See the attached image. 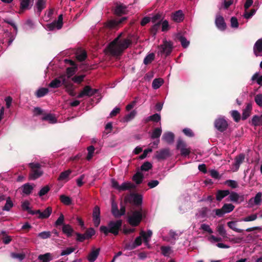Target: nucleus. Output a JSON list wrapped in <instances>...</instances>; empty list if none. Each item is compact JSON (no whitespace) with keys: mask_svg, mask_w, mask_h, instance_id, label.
Here are the masks:
<instances>
[{"mask_svg":"<svg viewBox=\"0 0 262 262\" xmlns=\"http://www.w3.org/2000/svg\"><path fill=\"white\" fill-rule=\"evenodd\" d=\"M121 35V34H120L111 42L105 49V51H107L113 56H119L129 47L133 41L137 42L138 38L134 37L133 35H129L128 38L120 39Z\"/></svg>","mask_w":262,"mask_h":262,"instance_id":"nucleus-1","label":"nucleus"},{"mask_svg":"<svg viewBox=\"0 0 262 262\" xmlns=\"http://www.w3.org/2000/svg\"><path fill=\"white\" fill-rule=\"evenodd\" d=\"M122 225V220H118L115 221H111L108 222L107 227L101 226L100 227V232L103 233L105 236L107 235L109 233L117 236L119 234V231L121 229Z\"/></svg>","mask_w":262,"mask_h":262,"instance_id":"nucleus-2","label":"nucleus"},{"mask_svg":"<svg viewBox=\"0 0 262 262\" xmlns=\"http://www.w3.org/2000/svg\"><path fill=\"white\" fill-rule=\"evenodd\" d=\"M146 217L145 211L142 207H140L137 210H134L132 214L127 217V222L133 227H137L141 222L143 219Z\"/></svg>","mask_w":262,"mask_h":262,"instance_id":"nucleus-3","label":"nucleus"},{"mask_svg":"<svg viewBox=\"0 0 262 262\" xmlns=\"http://www.w3.org/2000/svg\"><path fill=\"white\" fill-rule=\"evenodd\" d=\"M143 198L142 195L138 193H131L127 194L124 198V203L125 204L129 203L133 204L137 207H141Z\"/></svg>","mask_w":262,"mask_h":262,"instance_id":"nucleus-4","label":"nucleus"},{"mask_svg":"<svg viewBox=\"0 0 262 262\" xmlns=\"http://www.w3.org/2000/svg\"><path fill=\"white\" fill-rule=\"evenodd\" d=\"M31 170L29 174L30 180H35L43 174V171L41 169V165L38 163H30L28 164Z\"/></svg>","mask_w":262,"mask_h":262,"instance_id":"nucleus-5","label":"nucleus"},{"mask_svg":"<svg viewBox=\"0 0 262 262\" xmlns=\"http://www.w3.org/2000/svg\"><path fill=\"white\" fill-rule=\"evenodd\" d=\"M159 50L158 54L161 55H164L167 57L170 54L173 49V43L171 41H167L166 39L163 40V43L158 46Z\"/></svg>","mask_w":262,"mask_h":262,"instance_id":"nucleus-6","label":"nucleus"},{"mask_svg":"<svg viewBox=\"0 0 262 262\" xmlns=\"http://www.w3.org/2000/svg\"><path fill=\"white\" fill-rule=\"evenodd\" d=\"M98 92V89H93L90 85L85 86L82 91L79 93L77 95V97L78 98H81L84 97V96H87L88 97H92L94 96L95 94H97Z\"/></svg>","mask_w":262,"mask_h":262,"instance_id":"nucleus-7","label":"nucleus"},{"mask_svg":"<svg viewBox=\"0 0 262 262\" xmlns=\"http://www.w3.org/2000/svg\"><path fill=\"white\" fill-rule=\"evenodd\" d=\"M60 78L62 80V85H64V88L68 94L71 96H75L76 93L74 92L73 84L66 80V75L65 74L61 75L60 76Z\"/></svg>","mask_w":262,"mask_h":262,"instance_id":"nucleus-8","label":"nucleus"},{"mask_svg":"<svg viewBox=\"0 0 262 262\" xmlns=\"http://www.w3.org/2000/svg\"><path fill=\"white\" fill-rule=\"evenodd\" d=\"M170 156V149L168 148L161 149L157 151L155 154V157L159 161L165 160Z\"/></svg>","mask_w":262,"mask_h":262,"instance_id":"nucleus-9","label":"nucleus"},{"mask_svg":"<svg viewBox=\"0 0 262 262\" xmlns=\"http://www.w3.org/2000/svg\"><path fill=\"white\" fill-rule=\"evenodd\" d=\"M171 18L174 22L180 23L184 18V15L181 10H178L171 14Z\"/></svg>","mask_w":262,"mask_h":262,"instance_id":"nucleus-10","label":"nucleus"},{"mask_svg":"<svg viewBox=\"0 0 262 262\" xmlns=\"http://www.w3.org/2000/svg\"><path fill=\"white\" fill-rule=\"evenodd\" d=\"M126 17H123L118 20H111L107 23L106 26L111 29L115 28L126 20Z\"/></svg>","mask_w":262,"mask_h":262,"instance_id":"nucleus-11","label":"nucleus"},{"mask_svg":"<svg viewBox=\"0 0 262 262\" xmlns=\"http://www.w3.org/2000/svg\"><path fill=\"white\" fill-rule=\"evenodd\" d=\"M176 40L181 42L184 48H186L189 45V41L181 33H178L175 38Z\"/></svg>","mask_w":262,"mask_h":262,"instance_id":"nucleus-12","label":"nucleus"},{"mask_svg":"<svg viewBox=\"0 0 262 262\" xmlns=\"http://www.w3.org/2000/svg\"><path fill=\"white\" fill-rule=\"evenodd\" d=\"M174 135L173 133L167 132L165 133L162 136V140L168 144H172L174 141Z\"/></svg>","mask_w":262,"mask_h":262,"instance_id":"nucleus-13","label":"nucleus"},{"mask_svg":"<svg viewBox=\"0 0 262 262\" xmlns=\"http://www.w3.org/2000/svg\"><path fill=\"white\" fill-rule=\"evenodd\" d=\"M127 7L125 5L120 4H117L114 10V13L117 15H121L124 14L126 12Z\"/></svg>","mask_w":262,"mask_h":262,"instance_id":"nucleus-14","label":"nucleus"},{"mask_svg":"<svg viewBox=\"0 0 262 262\" xmlns=\"http://www.w3.org/2000/svg\"><path fill=\"white\" fill-rule=\"evenodd\" d=\"M62 230L63 233L65 234L68 237L72 236V234L75 233L74 230L71 226L69 224L63 225Z\"/></svg>","mask_w":262,"mask_h":262,"instance_id":"nucleus-15","label":"nucleus"},{"mask_svg":"<svg viewBox=\"0 0 262 262\" xmlns=\"http://www.w3.org/2000/svg\"><path fill=\"white\" fill-rule=\"evenodd\" d=\"M100 250V248H98L92 251L88 255V260L90 262H94L99 255Z\"/></svg>","mask_w":262,"mask_h":262,"instance_id":"nucleus-16","label":"nucleus"},{"mask_svg":"<svg viewBox=\"0 0 262 262\" xmlns=\"http://www.w3.org/2000/svg\"><path fill=\"white\" fill-rule=\"evenodd\" d=\"M62 85V81L60 76L52 80L49 84V86L51 88L56 89Z\"/></svg>","mask_w":262,"mask_h":262,"instance_id":"nucleus-17","label":"nucleus"},{"mask_svg":"<svg viewBox=\"0 0 262 262\" xmlns=\"http://www.w3.org/2000/svg\"><path fill=\"white\" fill-rule=\"evenodd\" d=\"M136 186L130 182H124L119 187V191H125L126 190L135 189Z\"/></svg>","mask_w":262,"mask_h":262,"instance_id":"nucleus-18","label":"nucleus"},{"mask_svg":"<svg viewBox=\"0 0 262 262\" xmlns=\"http://www.w3.org/2000/svg\"><path fill=\"white\" fill-rule=\"evenodd\" d=\"M72 172V171L71 169H68L61 172L58 178V180L68 181L69 180V177Z\"/></svg>","mask_w":262,"mask_h":262,"instance_id":"nucleus-19","label":"nucleus"},{"mask_svg":"<svg viewBox=\"0 0 262 262\" xmlns=\"http://www.w3.org/2000/svg\"><path fill=\"white\" fill-rule=\"evenodd\" d=\"M144 179L143 174L140 172H137L133 177V180L137 184L142 183Z\"/></svg>","mask_w":262,"mask_h":262,"instance_id":"nucleus-20","label":"nucleus"},{"mask_svg":"<svg viewBox=\"0 0 262 262\" xmlns=\"http://www.w3.org/2000/svg\"><path fill=\"white\" fill-rule=\"evenodd\" d=\"M52 212V208L51 207H47L41 213L40 216H38L39 219H44L48 218Z\"/></svg>","mask_w":262,"mask_h":262,"instance_id":"nucleus-21","label":"nucleus"},{"mask_svg":"<svg viewBox=\"0 0 262 262\" xmlns=\"http://www.w3.org/2000/svg\"><path fill=\"white\" fill-rule=\"evenodd\" d=\"M162 132V130L161 127L155 128L151 133L150 138L152 139H159L161 135Z\"/></svg>","mask_w":262,"mask_h":262,"instance_id":"nucleus-22","label":"nucleus"},{"mask_svg":"<svg viewBox=\"0 0 262 262\" xmlns=\"http://www.w3.org/2000/svg\"><path fill=\"white\" fill-rule=\"evenodd\" d=\"M51 254L46 253L44 254H40L38 256V259L41 260L42 262H49L52 260Z\"/></svg>","mask_w":262,"mask_h":262,"instance_id":"nucleus-23","label":"nucleus"},{"mask_svg":"<svg viewBox=\"0 0 262 262\" xmlns=\"http://www.w3.org/2000/svg\"><path fill=\"white\" fill-rule=\"evenodd\" d=\"M23 192L27 195L30 194L33 189V187L29 183H26L22 186Z\"/></svg>","mask_w":262,"mask_h":262,"instance_id":"nucleus-24","label":"nucleus"},{"mask_svg":"<svg viewBox=\"0 0 262 262\" xmlns=\"http://www.w3.org/2000/svg\"><path fill=\"white\" fill-rule=\"evenodd\" d=\"M48 92L49 90L48 88H41L36 92V96L37 98H40L47 95Z\"/></svg>","mask_w":262,"mask_h":262,"instance_id":"nucleus-25","label":"nucleus"},{"mask_svg":"<svg viewBox=\"0 0 262 262\" xmlns=\"http://www.w3.org/2000/svg\"><path fill=\"white\" fill-rule=\"evenodd\" d=\"M163 82V79L160 78H156L152 81V86L154 89H158L162 85Z\"/></svg>","mask_w":262,"mask_h":262,"instance_id":"nucleus-26","label":"nucleus"},{"mask_svg":"<svg viewBox=\"0 0 262 262\" xmlns=\"http://www.w3.org/2000/svg\"><path fill=\"white\" fill-rule=\"evenodd\" d=\"M155 55L154 53L148 54L144 59L143 63L145 65L150 64L155 59Z\"/></svg>","mask_w":262,"mask_h":262,"instance_id":"nucleus-27","label":"nucleus"},{"mask_svg":"<svg viewBox=\"0 0 262 262\" xmlns=\"http://www.w3.org/2000/svg\"><path fill=\"white\" fill-rule=\"evenodd\" d=\"M60 200L63 204L66 205H70L72 204V199L71 198L64 194L61 195L60 196Z\"/></svg>","mask_w":262,"mask_h":262,"instance_id":"nucleus-28","label":"nucleus"},{"mask_svg":"<svg viewBox=\"0 0 262 262\" xmlns=\"http://www.w3.org/2000/svg\"><path fill=\"white\" fill-rule=\"evenodd\" d=\"M37 12L40 14L41 11L45 8L46 0H37L36 2Z\"/></svg>","mask_w":262,"mask_h":262,"instance_id":"nucleus-29","label":"nucleus"},{"mask_svg":"<svg viewBox=\"0 0 262 262\" xmlns=\"http://www.w3.org/2000/svg\"><path fill=\"white\" fill-rule=\"evenodd\" d=\"M152 232L151 230H148L147 233H145L143 231L140 232V235L143 237L144 242L147 243L148 242V238H150L152 235Z\"/></svg>","mask_w":262,"mask_h":262,"instance_id":"nucleus-30","label":"nucleus"},{"mask_svg":"<svg viewBox=\"0 0 262 262\" xmlns=\"http://www.w3.org/2000/svg\"><path fill=\"white\" fill-rule=\"evenodd\" d=\"M161 21H159L151 27L150 31L153 36H155L156 35L158 30L161 26Z\"/></svg>","mask_w":262,"mask_h":262,"instance_id":"nucleus-31","label":"nucleus"},{"mask_svg":"<svg viewBox=\"0 0 262 262\" xmlns=\"http://www.w3.org/2000/svg\"><path fill=\"white\" fill-rule=\"evenodd\" d=\"M13 206V203L11 200L10 197H8L6 200V203L3 208V210L9 211L10 209Z\"/></svg>","mask_w":262,"mask_h":262,"instance_id":"nucleus-32","label":"nucleus"},{"mask_svg":"<svg viewBox=\"0 0 262 262\" xmlns=\"http://www.w3.org/2000/svg\"><path fill=\"white\" fill-rule=\"evenodd\" d=\"M43 120L49 121L50 123H53L56 122V119L54 115L51 114H48L42 118Z\"/></svg>","mask_w":262,"mask_h":262,"instance_id":"nucleus-33","label":"nucleus"},{"mask_svg":"<svg viewBox=\"0 0 262 262\" xmlns=\"http://www.w3.org/2000/svg\"><path fill=\"white\" fill-rule=\"evenodd\" d=\"M76 59L79 61H84L87 57L86 51H82L80 53H77L76 55Z\"/></svg>","mask_w":262,"mask_h":262,"instance_id":"nucleus-34","label":"nucleus"},{"mask_svg":"<svg viewBox=\"0 0 262 262\" xmlns=\"http://www.w3.org/2000/svg\"><path fill=\"white\" fill-rule=\"evenodd\" d=\"M137 114V112L135 110L132 111L130 113L126 115L124 119L125 122H128L133 119Z\"/></svg>","mask_w":262,"mask_h":262,"instance_id":"nucleus-35","label":"nucleus"},{"mask_svg":"<svg viewBox=\"0 0 262 262\" xmlns=\"http://www.w3.org/2000/svg\"><path fill=\"white\" fill-rule=\"evenodd\" d=\"M84 77V75H81L79 76L76 75L72 78V80L75 83L80 84L82 81H83Z\"/></svg>","mask_w":262,"mask_h":262,"instance_id":"nucleus-36","label":"nucleus"},{"mask_svg":"<svg viewBox=\"0 0 262 262\" xmlns=\"http://www.w3.org/2000/svg\"><path fill=\"white\" fill-rule=\"evenodd\" d=\"M75 249H76L75 248L72 247H68L67 249H66L65 250H63L61 251V252L60 253V255L63 256V255H69L71 253H72V252H74Z\"/></svg>","mask_w":262,"mask_h":262,"instance_id":"nucleus-37","label":"nucleus"},{"mask_svg":"<svg viewBox=\"0 0 262 262\" xmlns=\"http://www.w3.org/2000/svg\"><path fill=\"white\" fill-rule=\"evenodd\" d=\"M152 164L149 162H144L141 166V170L147 171L152 168Z\"/></svg>","mask_w":262,"mask_h":262,"instance_id":"nucleus-38","label":"nucleus"},{"mask_svg":"<svg viewBox=\"0 0 262 262\" xmlns=\"http://www.w3.org/2000/svg\"><path fill=\"white\" fill-rule=\"evenodd\" d=\"M186 147V144L185 142L183 141L181 139L179 138L177 141V149L181 150Z\"/></svg>","mask_w":262,"mask_h":262,"instance_id":"nucleus-39","label":"nucleus"},{"mask_svg":"<svg viewBox=\"0 0 262 262\" xmlns=\"http://www.w3.org/2000/svg\"><path fill=\"white\" fill-rule=\"evenodd\" d=\"M84 234L86 236L85 237L86 239H89L95 234V231L93 228H90L85 231Z\"/></svg>","mask_w":262,"mask_h":262,"instance_id":"nucleus-40","label":"nucleus"},{"mask_svg":"<svg viewBox=\"0 0 262 262\" xmlns=\"http://www.w3.org/2000/svg\"><path fill=\"white\" fill-rule=\"evenodd\" d=\"M76 68V67H68L67 68L66 73L68 78H70L75 74Z\"/></svg>","mask_w":262,"mask_h":262,"instance_id":"nucleus-41","label":"nucleus"},{"mask_svg":"<svg viewBox=\"0 0 262 262\" xmlns=\"http://www.w3.org/2000/svg\"><path fill=\"white\" fill-rule=\"evenodd\" d=\"M126 212V207L125 205L123 204V203L121 202L120 203V209L118 210V213L117 214V218L120 217L122 215H123L125 214Z\"/></svg>","mask_w":262,"mask_h":262,"instance_id":"nucleus-42","label":"nucleus"},{"mask_svg":"<svg viewBox=\"0 0 262 262\" xmlns=\"http://www.w3.org/2000/svg\"><path fill=\"white\" fill-rule=\"evenodd\" d=\"M51 236V232L50 231H43L39 233L38 234V237L42 239H47L50 238Z\"/></svg>","mask_w":262,"mask_h":262,"instance_id":"nucleus-43","label":"nucleus"},{"mask_svg":"<svg viewBox=\"0 0 262 262\" xmlns=\"http://www.w3.org/2000/svg\"><path fill=\"white\" fill-rule=\"evenodd\" d=\"M50 190V187L49 186L46 185L42 187L38 192V195L39 196H42L46 194Z\"/></svg>","mask_w":262,"mask_h":262,"instance_id":"nucleus-44","label":"nucleus"},{"mask_svg":"<svg viewBox=\"0 0 262 262\" xmlns=\"http://www.w3.org/2000/svg\"><path fill=\"white\" fill-rule=\"evenodd\" d=\"M161 118L160 115L157 113L149 116V119L151 120V121H153L154 122H159L161 120Z\"/></svg>","mask_w":262,"mask_h":262,"instance_id":"nucleus-45","label":"nucleus"},{"mask_svg":"<svg viewBox=\"0 0 262 262\" xmlns=\"http://www.w3.org/2000/svg\"><path fill=\"white\" fill-rule=\"evenodd\" d=\"M118 208L117 205L115 203H112V213L114 216L117 218V214L118 213Z\"/></svg>","mask_w":262,"mask_h":262,"instance_id":"nucleus-46","label":"nucleus"},{"mask_svg":"<svg viewBox=\"0 0 262 262\" xmlns=\"http://www.w3.org/2000/svg\"><path fill=\"white\" fill-rule=\"evenodd\" d=\"M75 235L77 236L76 241L79 242H83L85 239H86L85 234H80L78 232H75Z\"/></svg>","mask_w":262,"mask_h":262,"instance_id":"nucleus-47","label":"nucleus"},{"mask_svg":"<svg viewBox=\"0 0 262 262\" xmlns=\"http://www.w3.org/2000/svg\"><path fill=\"white\" fill-rule=\"evenodd\" d=\"M162 253L165 256H168L170 251H171V248L169 247H165L162 246L161 248Z\"/></svg>","mask_w":262,"mask_h":262,"instance_id":"nucleus-48","label":"nucleus"},{"mask_svg":"<svg viewBox=\"0 0 262 262\" xmlns=\"http://www.w3.org/2000/svg\"><path fill=\"white\" fill-rule=\"evenodd\" d=\"M47 28L49 31H53L55 28L58 29V27L57 26V23L56 22V20L51 24H47Z\"/></svg>","mask_w":262,"mask_h":262,"instance_id":"nucleus-49","label":"nucleus"},{"mask_svg":"<svg viewBox=\"0 0 262 262\" xmlns=\"http://www.w3.org/2000/svg\"><path fill=\"white\" fill-rule=\"evenodd\" d=\"M161 25H162V31L163 32H166L169 29V24L167 20L163 21Z\"/></svg>","mask_w":262,"mask_h":262,"instance_id":"nucleus-50","label":"nucleus"},{"mask_svg":"<svg viewBox=\"0 0 262 262\" xmlns=\"http://www.w3.org/2000/svg\"><path fill=\"white\" fill-rule=\"evenodd\" d=\"M162 18V15L161 14L158 13L153 16L150 19L151 20L152 23H157V21L159 20L161 21Z\"/></svg>","mask_w":262,"mask_h":262,"instance_id":"nucleus-51","label":"nucleus"},{"mask_svg":"<svg viewBox=\"0 0 262 262\" xmlns=\"http://www.w3.org/2000/svg\"><path fill=\"white\" fill-rule=\"evenodd\" d=\"M100 210L98 206H96L93 211V217H100Z\"/></svg>","mask_w":262,"mask_h":262,"instance_id":"nucleus-52","label":"nucleus"},{"mask_svg":"<svg viewBox=\"0 0 262 262\" xmlns=\"http://www.w3.org/2000/svg\"><path fill=\"white\" fill-rule=\"evenodd\" d=\"M22 209L24 210L27 211L30 214V211L32 210L29 207V202L28 201H25L21 205Z\"/></svg>","mask_w":262,"mask_h":262,"instance_id":"nucleus-53","label":"nucleus"},{"mask_svg":"<svg viewBox=\"0 0 262 262\" xmlns=\"http://www.w3.org/2000/svg\"><path fill=\"white\" fill-rule=\"evenodd\" d=\"M183 132L185 134V135L188 137H192L194 136L193 132H192V130L188 128H185L183 129Z\"/></svg>","mask_w":262,"mask_h":262,"instance_id":"nucleus-54","label":"nucleus"},{"mask_svg":"<svg viewBox=\"0 0 262 262\" xmlns=\"http://www.w3.org/2000/svg\"><path fill=\"white\" fill-rule=\"evenodd\" d=\"M64 221V215L62 214H61L59 216V217L58 218V219L55 222V226H58L59 225H61L63 224Z\"/></svg>","mask_w":262,"mask_h":262,"instance_id":"nucleus-55","label":"nucleus"},{"mask_svg":"<svg viewBox=\"0 0 262 262\" xmlns=\"http://www.w3.org/2000/svg\"><path fill=\"white\" fill-rule=\"evenodd\" d=\"M11 256L14 258H18L20 260H22L25 258V255L20 253H12Z\"/></svg>","mask_w":262,"mask_h":262,"instance_id":"nucleus-56","label":"nucleus"},{"mask_svg":"<svg viewBox=\"0 0 262 262\" xmlns=\"http://www.w3.org/2000/svg\"><path fill=\"white\" fill-rule=\"evenodd\" d=\"M159 184V182L158 180H152L148 183L147 185L150 188H153L156 187Z\"/></svg>","mask_w":262,"mask_h":262,"instance_id":"nucleus-57","label":"nucleus"},{"mask_svg":"<svg viewBox=\"0 0 262 262\" xmlns=\"http://www.w3.org/2000/svg\"><path fill=\"white\" fill-rule=\"evenodd\" d=\"M62 20H63L62 15L60 14L58 16V20H56V22L57 23V26L58 27V29H60L62 27V25H63Z\"/></svg>","mask_w":262,"mask_h":262,"instance_id":"nucleus-58","label":"nucleus"},{"mask_svg":"<svg viewBox=\"0 0 262 262\" xmlns=\"http://www.w3.org/2000/svg\"><path fill=\"white\" fill-rule=\"evenodd\" d=\"M85 177L84 174L81 175L78 179L76 180L77 185L78 187H81L83 185V183L82 182L83 180Z\"/></svg>","mask_w":262,"mask_h":262,"instance_id":"nucleus-59","label":"nucleus"},{"mask_svg":"<svg viewBox=\"0 0 262 262\" xmlns=\"http://www.w3.org/2000/svg\"><path fill=\"white\" fill-rule=\"evenodd\" d=\"M142 237L140 235V236L136 238L134 242L133 243L136 248L142 244Z\"/></svg>","mask_w":262,"mask_h":262,"instance_id":"nucleus-60","label":"nucleus"},{"mask_svg":"<svg viewBox=\"0 0 262 262\" xmlns=\"http://www.w3.org/2000/svg\"><path fill=\"white\" fill-rule=\"evenodd\" d=\"M2 240L5 244H8L11 241L12 238L10 236L5 235L2 237Z\"/></svg>","mask_w":262,"mask_h":262,"instance_id":"nucleus-61","label":"nucleus"},{"mask_svg":"<svg viewBox=\"0 0 262 262\" xmlns=\"http://www.w3.org/2000/svg\"><path fill=\"white\" fill-rule=\"evenodd\" d=\"M150 17L145 16L142 18L140 24L142 26H144L150 21Z\"/></svg>","mask_w":262,"mask_h":262,"instance_id":"nucleus-62","label":"nucleus"},{"mask_svg":"<svg viewBox=\"0 0 262 262\" xmlns=\"http://www.w3.org/2000/svg\"><path fill=\"white\" fill-rule=\"evenodd\" d=\"M25 25L27 27V29H31L34 28V24L33 21L30 19L26 21Z\"/></svg>","mask_w":262,"mask_h":262,"instance_id":"nucleus-63","label":"nucleus"},{"mask_svg":"<svg viewBox=\"0 0 262 262\" xmlns=\"http://www.w3.org/2000/svg\"><path fill=\"white\" fill-rule=\"evenodd\" d=\"M135 248L136 247L133 243H127L124 245V249L125 250H131Z\"/></svg>","mask_w":262,"mask_h":262,"instance_id":"nucleus-64","label":"nucleus"}]
</instances>
